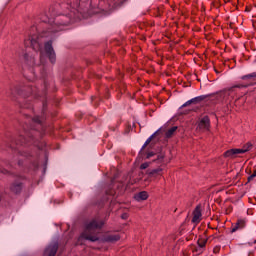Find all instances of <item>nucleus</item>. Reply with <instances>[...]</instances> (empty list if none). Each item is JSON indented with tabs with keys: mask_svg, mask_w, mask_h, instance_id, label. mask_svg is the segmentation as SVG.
<instances>
[{
	"mask_svg": "<svg viewBox=\"0 0 256 256\" xmlns=\"http://www.w3.org/2000/svg\"><path fill=\"white\" fill-rule=\"evenodd\" d=\"M77 19H81V16L77 15L75 11H71L70 14H62L55 18L54 23L51 25V28L47 32H44L40 37H32L30 40L25 42V45H31L34 51H41V39L43 37H51L52 33H57V31H63V27L71 25Z\"/></svg>",
	"mask_w": 256,
	"mask_h": 256,
	"instance_id": "nucleus-1",
	"label": "nucleus"
},
{
	"mask_svg": "<svg viewBox=\"0 0 256 256\" xmlns=\"http://www.w3.org/2000/svg\"><path fill=\"white\" fill-rule=\"evenodd\" d=\"M101 227H103V221H98L96 219L89 221L78 238L76 245H83L84 239L86 241H91L92 243L99 241V230Z\"/></svg>",
	"mask_w": 256,
	"mask_h": 256,
	"instance_id": "nucleus-2",
	"label": "nucleus"
},
{
	"mask_svg": "<svg viewBox=\"0 0 256 256\" xmlns=\"http://www.w3.org/2000/svg\"><path fill=\"white\" fill-rule=\"evenodd\" d=\"M123 0H102L98 5V10L94 13H102V15H109L115 7L121 5Z\"/></svg>",
	"mask_w": 256,
	"mask_h": 256,
	"instance_id": "nucleus-3",
	"label": "nucleus"
},
{
	"mask_svg": "<svg viewBox=\"0 0 256 256\" xmlns=\"http://www.w3.org/2000/svg\"><path fill=\"white\" fill-rule=\"evenodd\" d=\"M44 49L50 63L54 65L55 61H57V55L55 54V50L53 49V42L52 41L46 42Z\"/></svg>",
	"mask_w": 256,
	"mask_h": 256,
	"instance_id": "nucleus-4",
	"label": "nucleus"
},
{
	"mask_svg": "<svg viewBox=\"0 0 256 256\" xmlns=\"http://www.w3.org/2000/svg\"><path fill=\"white\" fill-rule=\"evenodd\" d=\"M211 127V120H209V116L202 117L198 122V129L200 131H209Z\"/></svg>",
	"mask_w": 256,
	"mask_h": 256,
	"instance_id": "nucleus-5",
	"label": "nucleus"
},
{
	"mask_svg": "<svg viewBox=\"0 0 256 256\" xmlns=\"http://www.w3.org/2000/svg\"><path fill=\"white\" fill-rule=\"evenodd\" d=\"M59 249V245L57 243L51 244L45 249V256H55L57 254V250Z\"/></svg>",
	"mask_w": 256,
	"mask_h": 256,
	"instance_id": "nucleus-6",
	"label": "nucleus"
},
{
	"mask_svg": "<svg viewBox=\"0 0 256 256\" xmlns=\"http://www.w3.org/2000/svg\"><path fill=\"white\" fill-rule=\"evenodd\" d=\"M201 205L196 206L195 210L193 211V218L192 223H201Z\"/></svg>",
	"mask_w": 256,
	"mask_h": 256,
	"instance_id": "nucleus-7",
	"label": "nucleus"
},
{
	"mask_svg": "<svg viewBox=\"0 0 256 256\" xmlns=\"http://www.w3.org/2000/svg\"><path fill=\"white\" fill-rule=\"evenodd\" d=\"M119 239H121V236H119V234H109L104 238L107 243H117Z\"/></svg>",
	"mask_w": 256,
	"mask_h": 256,
	"instance_id": "nucleus-8",
	"label": "nucleus"
},
{
	"mask_svg": "<svg viewBox=\"0 0 256 256\" xmlns=\"http://www.w3.org/2000/svg\"><path fill=\"white\" fill-rule=\"evenodd\" d=\"M136 201H147L149 199V194L146 191L139 192L134 197Z\"/></svg>",
	"mask_w": 256,
	"mask_h": 256,
	"instance_id": "nucleus-9",
	"label": "nucleus"
},
{
	"mask_svg": "<svg viewBox=\"0 0 256 256\" xmlns=\"http://www.w3.org/2000/svg\"><path fill=\"white\" fill-rule=\"evenodd\" d=\"M21 189V182H14L10 186V191H12V193H21Z\"/></svg>",
	"mask_w": 256,
	"mask_h": 256,
	"instance_id": "nucleus-10",
	"label": "nucleus"
},
{
	"mask_svg": "<svg viewBox=\"0 0 256 256\" xmlns=\"http://www.w3.org/2000/svg\"><path fill=\"white\" fill-rule=\"evenodd\" d=\"M239 154H240L239 148H235V149L227 150L224 153V157H230L231 159H233V157H235V155H239Z\"/></svg>",
	"mask_w": 256,
	"mask_h": 256,
	"instance_id": "nucleus-11",
	"label": "nucleus"
},
{
	"mask_svg": "<svg viewBox=\"0 0 256 256\" xmlns=\"http://www.w3.org/2000/svg\"><path fill=\"white\" fill-rule=\"evenodd\" d=\"M243 227H245V220L239 219L235 226H233L232 233H235V231H238V229H243Z\"/></svg>",
	"mask_w": 256,
	"mask_h": 256,
	"instance_id": "nucleus-12",
	"label": "nucleus"
},
{
	"mask_svg": "<svg viewBox=\"0 0 256 256\" xmlns=\"http://www.w3.org/2000/svg\"><path fill=\"white\" fill-rule=\"evenodd\" d=\"M253 149V144L251 142L246 143L242 148H238L239 153H247Z\"/></svg>",
	"mask_w": 256,
	"mask_h": 256,
	"instance_id": "nucleus-13",
	"label": "nucleus"
},
{
	"mask_svg": "<svg viewBox=\"0 0 256 256\" xmlns=\"http://www.w3.org/2000/svg\"><path fill=\"white\" fill-rule=\"evenodd\" d=\"M199 101H203V98L202 97H196V98H193L191 100H188L186 103H184L182 105V108L183 107H187V106H189V105H191L193 103H199Z\"/></svg>",
	"mask_w": 256,
	"mask_h": 256,
	"instance_id": "nucleus-14",
	"label": "nucleus"
},
{
	"mask_svg": "<svg viewBox=\"0 0 256 256\" xmlns=\"http://www.w3.org/2000/svg\"><path fill=\"white\" fill-rule=\"evenodd\" d=\"M243 81H256V72L242 76Z\"/></svg>",
	"mask_w": 256,
	"mask_h": 256,
	"instance_id": "nucleus-15",
	"label": "nucleus"
},
{
	"mask_svg": "<svg viewBox=\"0 0 256 256\" xmlns=\"http://www.w3.org/2000/svg\"><path fill=\"white\" fill-rule=\"evenodd\" d=\"M177 131V126H173L166 132L167 139H171L173 135H175V132Z\"/></svg>",
	"mask_w": 256,
	"mask_h": 256,
	"instance_id": "nucleus-16",
	"label": "nucleus"
},
{
	"mask_svg": "<svg viewBox=\"0 0 256 256\" xmlns=\"http://www.w3.org/2000/svg\"><path fill=\"white\" fill-rule=\"evenodd\" d=\"M159 133V131H156L154 134H152L144 143L142 149H145V147H147V145H149V143H151L153 141V139H155V136Z\"/></svg>",
	"mask_w": 256,
	"mask_h": 256,
	"instance_id": "nucleus-17",
	"label": "nucleus"
},
{
	"mask_svg": "<svg viewBox=\"0 0 256 256\" xmlns=\"http://www.w3.org/2000/svg\"><path fill=\"white\" fill-rule=\"evenodd\" d=\"M206 244H207V239H205V238L198 239L199 247L203 248V247H205Z\"/></svg>",
	"mask_w": 256,
	"mask_h": 256,
	"instance_id": "nucleus-18",
	"label": "nucleus"
},
{
	"mask_svg": "<svg viewBox=\"0 0 256 256\" xmlns=\"http://www.w3.org/2000/svg\"><path fill=\"white\" fill-rule=\"evenodd\" d=\"M162 169L161 168H157V169H153L149 172V175L153 176V175H157V173H161Z\"/></svg>",
	"mask_w": 256,
	"mask_h": 256,
	"instance_id": "nucleus-19",
	"label": "nucleus"
},
{
	"mask_svg": "<svg viewBox=\"0 0 256 256\" xmlns=\"http://www.w3.org/2000/svg\"><path fill=\"white\" fill-rule=\"evenodd\" d=\"M80 15H82L83 19H87L89 15H87V10H80Z\"/></svg>",
	"mask_w": 256,
	"mask_h": 256,
	"instance_id": "nucleus-20",
	"label": "nucleus"
},
{
	"mask_svg": "<svg viewBox=\"0 0 256 256\" xmlns=\"http://www.w3.org/2000/svg\"><path fill=\"white\" fill-rule=\"evenodd\" d=\"M236 87H237V88H241V87H249V85H236V86H234V87L230 88V91H235Z\"/></svg>",
	"mask_w": 256,
	"mask_h": 256,
	"instance_id": "nucleus-21",
	"label": "nucleus"
},
{
	"mask_svg": "<svg viewBox=\"0 0 256 256\" xmlns=\"http://www.w3.org/2000/svg\"><path fill=\"white\" fill-rule=\"evenodd\" d=\"M149 167V163L145 162L141 164L140 169H147Z\"/></svg>",
	"mask_w": 256,
	"mask_h": 256,
	"instance_id": "nucleus-22",
	"label": "nucleus"
},
{
	"mask_svg": "<svg viewBox=\"0 0 256 256\" xmlns=\"http://www.w3.org/2000/svg\"><path fill=\"white\" fill-rule=\"evenodd\" d=\"M33 121H34L35 123H41V119H40L39 117H35V118L33 119Z\"/></svg>",
	"mask_w": 256,
	"mask_h": 256,
	"instance_id": "nucleus-23",
	"label": "nucleus"
},
{
	"mask_svg": "<svg viewBox=\"0 0 256 256\" xmlns=\"http://www.w3.org/2000/svg\"><path fill=\"white\" fill-rule=\"evenodd\" d=\"M122 219H127L128 217H129V215H127V213H124V214H122Z\"/></svg>",
	"mask_w": 256,
	"mask_h": 256,
	"instance_id": "nucleus-24",
	"label": "nucleus"
},
{
	"mask_svg": "<svg viewBox=\"0 0 256 256\" xmlns=\"http://www.w3.org/2000/svg\"><path fill=\"white\" fill-rule=\"evenodd\" d=\"M153 155H155V153L150 152L147 157H148V158H149V157H153Z\"/></svg>",
	"mask_w": 256,
	"mask_h": 256,
	"instance_id": "nucleus-25",
	"label": "nucleus"
},
{
	"mask_svg": "<svg viewBox=\"0 0 256 256\" xmlns=\"http://www.w3.org/2000/svg\"><path fill=\"white\" fill-rule=\"evenodd\" d=\"M22 156H23V157H29V154H27V153L24 152V153H22Z\"/></svg>",
	"mask_w": 256,
	"mask_h": 256,
	"instance_id": "nucleus-26",
	"label": "nucleus"
},
{
	"mask_svg": "<svg viewBox=\"0 0 256 256\" xmlns=\"http://www.w3.org/2000/svg\"><path fill=\"white\" fill-rule=\"evenodd\" d=\"M22 143H27V138H22Z\"/></svg>",
	"mask_w": 256,
	"mask_h": 256,
	"instance_id": "nucleus-27",
	"label": "nucleus"
},
{
	"mask_svg": "<svg viewBox=\"0 0 256 256\" xmlns=\"http://www.w3.org/2000/svg\"><path fill=\"white\" fill-rule=\"evenodd\" d=\"M40 61L43 64V55L40 56Z\"/></svg>",
	"mask_w": 256,
	"mask_h": 256,
	"instance_id": "nucleus-28",
	"label": "nucleus"
},
{
	"mask_svg": "<svg viewBox=\"0 0 256 256\" xmlns=\"http://www.w3.org/2000/svg\"><path fill=\"white\" fill-rule=\"evenodd\" d=\"M161 159H163V155L158 156V160H161Z\"/></svg>",
	"mask_w": 256,
	"mask_h": 256,
	"instance_id": "nucleus-29",
	"label": "nucleus"
}]
</instances>
